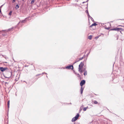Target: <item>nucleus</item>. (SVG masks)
<instances>
[{
  "mask_svg": "<svg viewBox=\"0 0 124 124\" xmlns=\"http://www.w3.org/2000/svg\"><path fill=\"white\" fill-rule=\"evenodd\" d=\"M84 65V64L82 62H81L79 65L78 71L80 72L81 74H82V68Z\"/></svg>",
  "mask_w": 124,
  "mask_h": 124,
  "instance_id": "f257e3e1",
  "label": "nucleus"
},
{
  "mask_svg": "<svg viewBox=\"0 0 124 124\" xmlns=\"http://www.w3.org/2000/svg\"><path fill=\"white\" fill-rule=\"evenodd\" d=\"M79 116V114L78 113L76 116L73 118L72 120V122L75 121L77 119Z\"/></svg>",
  "mask_w": 124,
  "mask_h": 124,
  "instance_id": "f03ea898",
  "label": "nucleus"
},
{
  "mask_svg": "<svg viewBox=\"0 0 124 124\" xmlns=\"http://www.w3.org/2000/svg\"><path fill=\"white\" fill-rule=\"evenodd\" d=\"M0 70L2 72L5 71H8L9 70V69L7 67H0Z\"/></svg>",
  "mask_w": 124,
  "mask_h": 124,
  "instance_id": "7ed1b4c3",
  "label": "nucleus"
},
{
  "mask_svg": "<svg viewBox=\"0 0 124 124\" xmlns=\"http://www.w3.org/2000/svg\"><path fill=\"white\" fill-rule=\"evenodd\" d=\"M122 28H115L112 29H111V30L112 31H119L120 30H122Z\"/></svg>",
  "mask_w": 124,
  "mask_h": 124,
  "instance_id": "20e7f679",
  "label": "nucleus"
},
{
  "mask_svg": "<svg viewBox=\"0 0 124 124\" xmlns=\"http://www.w3.org/2000/svg\"><path fill=\"white\" fill-rule=\"evenodd\" d=\"M8 71H7V74H8V77H6V78H9L11 77L12 75V73L11 71H8Z\"/></svg>",
  "mask_w": 124,
  "mask_h": 124,
  "instance_id": "39448f33",
  "label": "nucleus"
},
{
  "mask_svg": "<svg viewBox=\"0 0 124 124\" xmlns=\"http://www.w3.org/2000/svg\"><path fill=\"white\" fill-rule=\"evenodd\" d=\"M66 69H71V70H72L73 69V67L72 65H70L66 67Z\"/></svg>",
  "mask_w": 124,
  "mask_h": 124,
  "instance_id": "423d86ee",
  "label": "nucleus"
},
{
  "mask_svg": "<svg viewBox=\"0 0 124 124\" xmlns=\"http://www.w3.org/2000/svg\"><path fill=\"white\" fill-rule=\"evenodd\" d=\"M85 80H83L81 81L80 83V85L82 86L83 85L85 84Z\"/></svg>",
  "mask_w": 124,
  "mask_h": 124,
  "instance_id": "0eeeda50",
  "label": "nucleus"
},
{
  "mask_svg": "<svg viewBox=\"0 0 124 124\" xmlns=\"http://www.w3.org/2000/svg\"><path fill=\"white\" fill-rule=\"evenodd\" d=\"M97 25V24L96 23H94L93 24H92L90 26V28L92 27L93 26H96Z\"/></svg>",
  "mask_w": 124,
  "mask_h": 124,
  "instance_id": "6e6552de",
  "label": "nucleus"
},
{
  "mask_svg": "<svg viewBox=\"0 0 124 124\" xmlns=\"http://www.w3.org/2000/svg\"><path fill=\"white\" fill-rule=\"evenodd\" d=\"M83 58H84L83 57H81V58H79V60H78V61H76L75 63H74V64L75 63H76V62H78L79 61L82 60V59Z\"/></svg>",
  "mask_w": 124,
  "mask_h": 124,
  "instance_id": "1a4fd4ad",
  "label": "nucleus"
},
{
  "mask_svg": "<svg viewBox=\"0 0 124 124\" xmlns=\"http://www.w3.org/2000/svg\"><path fill=\"white\" fill-rule=\"evenodd\" d=\"M87 71L86 70L84 72V75L85 76L86 75H87Z\"/></svg>",
  "mask_w": 124,
  "mask_h": 124,
  "instance_id": "9d476101",
  "label": "nucleus"
},
{
  "mask_svg": "<svg viewBox=\"0 0 124 124\" xmlns=\"http://www.w3.org/2000/svg\"><path fill=\"white\" fill-rule=\"evenodd\" d=\"M88 108V107L86 108H84L83 109V110L84 111H85L86 110V109Z\"/></svg>",
  "mask_w": 124,
  "mask_h": 124,
  "instance_id": "9b49d317",
  "label": "nucleus"
},
{
  "mask_svg": "<svg viewBox=\"0 0 124 124\" xmlns=\"http://www.w3.org/2000/svg\"><path fill=\"white\" fill-rule=\"evenodd\" d=\"M92 37V35H90L88 36V39H91Z\"/></svg>",
  "mask_w": 124,
  "mask_h": 124,
  "instance_id": "f8f14e48",
  "label": "nucleus"
},
{
  "mask_svg": "<svg viewBox=\"0 0 124 124\" xmlns=\"http://www.w3.org/2000/svg\"><path fill=\"white\" fill-rule=\"evenodd\" d=\"M19 8V6L18 5H16V7H15V8L17 9H18Z\"/></svg>",
  "mask_w": 124,
  "mask_h": 124,
  "instance_id": "ddd939ff",
  "label": "nucleus"
},
{
  "mask_svg": "<svg viewBox=\"0 0 124 124\" xmlns=\"http://www.w3.org/2000/svg\"><path fill=\"white\" fill-rule=\"evenodd\" d=\"M26 19V18L25 20L22 21L21 22L22 23H24L25 22Z\"/></svg>",
  "mask_w": 124,
  "mask_h": 124,
  "instance_id": "4468645a",
  "label": "nucleus"
},
{
  "mask_svg": "<svg viewBox=\"0 0 124 124\" xmlns=\"http://www.w3.org/2000/svg\"><path fill=\"white\" fill-rule=\"evenodd\" d=\"M34 0H32L31 2V4H33L34 2Z\"/></svg>",
  "mask_w": 124,
  "mask_h": 124,
  "instance_id": "2eb2a0df",
  "label": "nucleus"
},
{
  "mask_svg": "<svg viewBox=\"0 0 124 124\" xmlns=\"http://www.w3.org/2000/svg\"><path fill=\"white\" fill-rule=\"evenodd\" d=\"M12 13V11H10V12L9 13L8 15L9 16H11Z\"/></svg>",
  "mask_w": 124,
  "mask_h": 124,
  "instance_id": "dca6fc26",
  "label": "nucleus"
},
{
  "mask_svg": "<svg viewBox=\"0 0 124 124\" xmlns=\"http://www.w3.org/2000/svg\"><path fill=\"white\" fill-rule=\"evenodd\" d=\"M94 103L95 104H97L98 103V102L96 101H94Z\"/></svg>",
  "mask_w": 124,
  "mask_h": 124,
  "instance_id": "f3484780",
  "label": "nucleus"
},
{
  "mask_svg": "<svg viewBox=\"0 0 124 124\" xmlns=\"http://www.w3.org/2000/svg\"><path fill=\"white\" fill-rule=\"evenodd\" d=\"M84 90V88L82 86H81L80 91H83Z\"/></svg>",
  "mask_w": 124,
  "mask_h": 124,
  "instance_id": "a211bd4d",
  "label": "nucleus"
},
{
  "mask_svg": "<svg viewBox=\"0 0 124 124\" xmlns=\"http://www.w3.org/2000/svg\"><path fill=\"white\" fill-rule=\"evenodd\" d=\"M8 108H9V101H8Z\"/></svg>",
  "mask_w": 124,
  "mask_h": 124,
  "instance_id": "6ab92c4d",
  "label": "nucleus"
},
{
  "mask_svg": "<svg viewBox=\"0 0 124 124\" xmlns=\"http://www.w3.org/2000/svg\"><path fill=\"white\" fill-rule=\"evenodd\" d=\"M82 70V73L84 71L85 72V71H86L85 69H83Z\"/></svg>",
  "mask_w": 124,
  "mask_h": 124,
  "instance_id": "aec40b11",
  "label": "nucleus"
},
{
  "mask_svg": "<svg viewBox=\"0 0 124 124\" xmlns=\"http://www.w3.org/2000/svg\"><path fill=\"white\" fill-rule=\"evenodd\" d=\"M90 18L92 21H94L93 19V18L92 17H91V18Z\"/></svg>",
  "mask_w": 124,
  "mask_h": 124,
  "instance_id": "412c9836",
  "label": "nucleus"
},
{
  "mask_svg": "<svg viewBox=\"0 0 124 124\" xmlns=\"http://www.w3.org/2000/svg\"><path fill=\"white\" fill-rule=\"evenodd\" d=\"M16 1V0H13L12 1V3H14Z\"/></svg>",
  "mask_w": 124,
  "mask_h": 124,
  "instance_id": "4be33fe9",
  "label": "nucleus"
},
{
  "mask_svg": "<svg viewBox=\"0 0 124 124\" xmlns=\"http://www.w3.org/2000/svg\"><path fill=\"white\" fill-rule=\"evenodd\" d=\"M13 28H10L8 30V31H10L11 30H12V29Z\"/></svg>",
  "mask_w": 124,
  "mask_h": 124,
  "instance_id": "5701e85b",
  "label": "nucleus"
},
{
  "mask_svg": "<svg viewBox=\"0 0 124 124\" xmlns=\"http://www.w3.org/2000/svg\"><path fill=\"white\" fill-rule=\"evenodd\" d=\"M77 75H78V76H77L78 77H79L80 78V75L79 74H77Z\"/></svg>",
  "mask_w": 124,
  "mask_h": 124,
  "instance_id": "b1692460",
  "label": "nucleus"
},
{
  "mask_svg": "<svg viewBox=\"0 0 124 124\" xmlns=\"http://www.w3.org/2000/svg\"><path fill=\"white\" fill-rule=\"evenodd\" d=\"M81 91V94H82L83 93V91Z\"/></svg>",
  "mask_w": 124,
  "mask_h": 124,
  "instance_id": "393cba45",
  "label": "nucleus"
},
{
  "mask_svg": "<svg viewBox=\"0 0 124 124\" xmlns=\"http://www.w3.org/2000/svg\"><path fill=\"white\" fill-rule=\"evenodd\" d=\"M86 13L87 14V13H89L88 12V11L87 10H86Z\"/></svg>",
  "mask_w": 124,
  "mask_h": 124,
  "instance_id": "a878e982",
  "label": "nucleus"
},
{
  "mask_svg": "<svg viewBox=\"0 0 124 124\" xmlns=\"http://www.w3.org/2000/svg\"><path fill=\"white\" fill-rule=\"evenodd\" d=\"M3 5H1L0 7V8L1 9V8L3 6Z\"/></svg>",
  "mask_w": 124,
  "mask_h": 124,
  "instance_id": "bb28decb",
  "label": "nucleus"
},
{
  "mask_svg": "<svg viewBox=\"0 0 124 124\" xmlns=\"http://www.w3.org/2000/svg\"><path fill=\"white\" fill-rule=\"evenodd\" d=\"M3 5H1L0 7V8L1 9V8L3 6Z\"/></svg>",
  "mask_w": 124,
  "mask_h": 124,
  "instance_id": "cd10ccee",
  "label": "nucleus"
},
{
  "mask_svg": "<svg viewBox=\"0 0 124 124\" xmlns=\"http://www.w3.org/2000/svg\"><path fill=\"white\" fill-rule=\"evenodd\" d=\"M82 110V109H81V108H80V109H79V112H80L81 111V110Z\"/></svg>",
  "mask_w": 124,
  "mask_h": 124,
  "instance_id": "c85d7f7f",
  "label": "nucleus"
},
{
  "mask_svg": "<svg viewBox=\"0 0 124 124\" xmlns=\"http://www.w3.org/2000/svg\"><path fill=\"white\" fill-rule=\"evenodd\" d=\"M1 13V9L0 8V13Z\"/></svg>",
  "mask_w": 124,
  "mask_h": 124,
  "instance_id": "c756f323",
  "label": "nucleus"
},
{
  "mask_svg": "<svg viewBox=\"0 0 124 124\" xmlns=\"http://www.w3.org/2000/svg\"><path fill=\"white\" fill-rule=\"evenodd\" d=\"M123 30V29H122V30H120V31H120V33H122V32H121V31H122Z\"/></svg>",
  "mask_w": 124,
  "mask_h": 124,
  "instance_id": "7c9ffc66",
  "label": "nucleus"
},
{
  "mask_svg": "<svg viewBox=\"0 0 124 124\" xmlns=\"http://www.w3.org/2000/svg\"><path fill=\"white\" fill-rule=\"evenodd\" d=\"M88 17L89 18H91V17L90 15L88 16Z\"/></svg>",
  "mask_w": 124,
  "mask_h": 124,
  "instance_id": "2f4dec72",
  "label": "nucleus"
},
{
  "mask_svg": "<svg viewBox=\"0 0 124 124\" xmlns=\"http://www.w3.org/2000/svg\"><path fill=\"white\" fill-rule=\"evenodd\" d=\"M87 16H89V13H87Z\"/></svg>",
  "mask_w": 124,
  "mask_h": 124,
  "instance_id": "473e14b6",
  "label": "nucleus"
},
{
  "mask_svg": "<svg viewBox=\"0 0 124 124\" xmlns=\"http://www.w3.org/2000/svg\"><path fill=\"white\" fill-rule=\"evenodd\" d=\"M44 73L46 74H47V73H46L45 72H44Z\"/></svg>",
  "mask_w": 124,
  "mask_h": 124,
  "instance_id": "72a5a7b5",
  "label": "nucleus"
},
{
  "mask_svg": "<svg viewBox=\"0 0 124 124\" xmlns=\"http://www.w3.org/2000/svg\"><path fill=\"white\" fill-rule=\"evenodd\" d=\"M84 3H85V2H83V4H84Z\"/></svg>",
  "mask_w": 124,
  "mask_h": 124,
  "instance_id": "f704fd0d",
  "label": "nucleus"
},
{
  "mask_svg": "<svg viewBox=\"0 0 124 124\" xmlns=\"http://www.w3.org/2000/svg\"><path fill=\"white\" fill-rule=\"evenodd\" d=\"M44 74V72H43V73H42V74H43V75Z\"/></svg>",
  "mask_w": 124,
  "mask_h": 124,
  "instance_id": "c9c22d12",
  "label": "nucleus"
},
{
  "mask_svg": "<svg viewBox=\"0 0 124 124\" xmlns=\"http://www.w3.org/2000/svg\"><path fill=\"white\" fill-rule=\"evenodd\" d=\"M40 75V74L38 75H37V76H38V75Z\"/></svg>",
  "mask_w": 124,
  "mask_h": 124,
  "instance_id": "e433bc0d",
  "label": "nucleus"
},
{
  "mask_svg": "<svg viewBox=\"0 0 124 124\" xmlns=\"http://www.w3.org/2000/svg\"><path fill=\"white\" fill-rule=\"evenodd\" d=\"M107 29H108V28H107Z\"/></svg>",
  "mask_w": 124,
  "mask_h": 124,
  "instance_id": "4c0bfd02",
  "label": "nucleus"
},
{
  "mask_svg": "<svg viewBox=\"0 0 124 124\" xmlns=\"http://www.w3.org/2000/svg\"><path fill=\"white\" fill-rule=\"evenodd\" d=\"M46 77H47V76H46Z\"/></svg>",
  "mask_w": 124,
  "mask_h": 124,
  "instance_id": "58836bf2",
  "label": "nucleus"
}]
</instances>
